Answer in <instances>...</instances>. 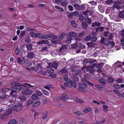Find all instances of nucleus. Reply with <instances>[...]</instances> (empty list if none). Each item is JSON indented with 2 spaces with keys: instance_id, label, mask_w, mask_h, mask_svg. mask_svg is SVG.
Wrapping results in <instances>:
<instances>
[{
  "instance_id": "63",
  "label": "nucleus",
  "mask_w": 124,
  "mask_h": 124,
  "mask_svg": "<svg viewBox=\"0 0 124 124\" xmlns=\"http://www.w3.org/2000/svg\"><path fill=\"white\" fill-rule=\"evenodd\" d=\"M103 108H104L103 110L105 112L107 111L108 110V107L106 105H103Z\"/></svg>"
},
{
  "instance_id": "46",
  "label": "nucleus",
  "mask_w": 124,
  "mask_h": 124,
  "mask_svg": "<svg viewBox=\"0 0 124 124\" xmlns=\"http://www.w3.org/2000/svg\"><path fill=\"white\" fill-rule=\"evenodd\" d=\"M124 17V15L122 12L119 13V14L118 17L119 18H122Z\"/></svg>"
},
{
  "instance_id": "59",
  "label": "nucleus",
  "mask_w": 124,
  "mask_h": 124,
  "mask_svg": "<svg viewBox=\"0 0 124 124\" xmlns=\"http://www.w3.org/2000/svg\"><path fill=\"white\" fill-rule=\"evenodd\" d=\"M76 68L75 67L73 66H72L70 67V70L72 72H74L75 71V69Z\"/></svg>"
},
{
  "instance_id": "36",
  "label": "nucleus",
  "mask_w": 124,
  "mask_h": 124,
  "mask_svg": "<svg viewBox=\"0 0 124 124\" xmlns=\"http://www.w3.org/2000/svg\"><path fill=\"white\" fill-rule=\"evenodd\" d=\"M85 21L89 24H90L91 22V20L90 18L88 17L85 18Z\"/></svg>"
},
{
  "instance_id": "43",
  "label": "nucleus",
  "mask_w": 124,
  "mask_h": 124,
  "mask_svg": "<svg viewBox=\"0 0 124 124\" xmlns=\"http://www.w3.org/2000/svg\"><path fill=\"white\" fill-rule=\"evenodd\" d=\"M89 61L87 59H85L83 61V63L84 65H86L87 63H89Z\"/></svg>"
},
{
  "instance_id": "30",
  "label": "nucleus",
  "mask_w": 124,
  "mask_h": 124,
  "mask_svg": "<svg viewBox=\"0 0 124 124\" xmlns=\"http://www.w3.org/2000/svg\"><path fill=\"white\" fill-rule=\"evenodd\" d=\"M48 68L47 70V71L49 73H53L54 72V70L50 68Z\"/></svg>"
},
{
  "instance_id": "2",
  "label": "nucleus",
  "mask_w": 124,
  "mask_h": 124,
  "mask_svg": "<svg viewBox=\"0 0 124 124\" xmlns=\"http://www.w3.org/2000/svg\"><path fill=\"white\" fill-rule=\"evenodd\" d=\"M78 89V90L83 93H86L87 92V89L86 88L87 86L86 83H81L79 84Z\"/></svg>"
},
{
  "instance_id": "57",
  "label": "nucleus",
  "mask_w": 124,
  "mask_h": 124,
  "mask_svg": "<svg viewBox=\"0 0 124 124\" xmlns=\"http://www.w3.org/2000/svg\"><path fill=\"white\" fill-rule=\"evenodd\" d=\"M42 91L43 92L44 94L45 95H48V93L47 91L45 90L42 89Z\"/></svg>"
},
{
  "instance_id": "6",
  "label": "nucleus",
  "mask_w": 124,
  "mask_h": 124,
  "mask_svg": "<svg viewBox=\"0 0 124 124\" xmlns=\"http://www.w3.org/2000/svg\"><path fill=\"white\" fill-rule=\"evenodd\" d=\"M35 55L33 52L30 51L27 53V56L29 59H32L34 57Z\"/></svg>"
},
{
  "instance_id": "60",
  "label": "nucleus",
  "mask_w": 124,
  "mask_h": 124,
  "mask_svg": "<svg viewBox=\"0 0 124 124\" xmlns=\"http://www.w3.org/2000/svg\"><path fill=\"white\" fill-rule=\"evenodd\" d=\"M15 86H23V84L21 83L17 82H16Z\"/></svg>"
},
{
  "instance_id": "44",
  "label": "nucleus",
  "mask_w": 124,
  "mask_h": 124,
  "mask_svg": "<svg viewBox=\"0 0 124 124\" xmlns=\"http://www.w3.org/2000/svg\"><path fill=\"white\" fill-rule=\"evenodd\" d=\"M47 41V40H43L42 41H40L38 43L39 44H46L47 43L46 42Z\"/></svg>"
},
{
  "instance_id": "26",
  "label": "nucleus",
  "mask_w": 124,
  "mask_h": 124,
  "mask_svg": "<svg viewBox=\"0 0 124 124\" xmlns=\"http://www.w3.org/2000/svg\"><path fill=\"white\" fill-rule=\"evenodd\" d=\"M71 78L74 80L78 81L79 80V78L76 76H73L71 77Z\"/></svg>"
},
{
  "instance_id": "28",
  "label": "nucleus",
  "mask_w": 124,
  "mask_h": 124,
  "mask_svg": "<svg viewBox=\"0 0 124 124\" xmlns=\"http://www.w3.org/2000/svg\"><path fill=\"white\" fill-rule=\"evenodd\" d=\"M31 98L33 100H37L38 99V97L37 96V95L35 94H32Z\"/></svg>"
},
{
  "instance_id": "61",
  "label": "nucleus",
  "mask_w": 124,
  "mask_h": 124,
  "mask_svg": "<svg viewBox=\"0 0 124 124\" xmlns=\"http://www.w3.org/2000/svg\"><path fill=\"white\" fill-rule=\"evenodd\" d=\"M71 23L73 27H76L77 24L75 23L74 21H72L71 22Z\"/></svg>"
},
{
  "instance_id": "23",
  "label": "nucleus",
  "mask_w": 124,
  "mask_h": 124,
  "mask_svg": "<svg viewBox=\"0 0 124 124\" xmlns=\"http://www.w3.org/2000/svg\"><path fill=\"white\" fill-rule=\"evenodd\" d=\"M25 41L26 43H28L31 42L30 37L29 36L26 37L25 39Z\"/></svg>"
},
{
  "instance_id": "35",
  "label": "nucleus",
  "mask_w": 124,
  "mask_h": 124,
  "mask_svg": "<svg viewBox=\"0 0 124 124\" xmlns=\"http://www.w3.org/2000/svg\"><path fill=\"white\" fill-rule=\"evenodd\" d=\"M51 37V36L50 34H46L44 35V39H47Z\"/></svg>"
},
{
  "instance_id": "53",
  "label": "nucleus",
  "mask_w": 124,
  "mask_h": 124,
  "mask_svg": "<svg viewBox=\"0 0 124 124\" xmlns=\"http://www.w3.org/2000/svg\"><path fill=\"white\" fill-rule=\"evenodd\" d=\"M41 63H38L37 65V69L40 70H42V68L41 66Z\"/></svg>"
},
{
  "instance_id": "41",
  "label": "nucleus",
  "mask_w": 124,
  "mask_h": 124,
  "mask_svg": "<svg viewBox=\"0 0 124 124\" xmlns=\"http://www.w3.org/2000/svg\"><path fill=\"white\" fill-rule=\"evenodd\" d=\"M95 86L98 89L101 90H102V87L101 85H95Z\"/></svg>"
},
{
  "instance_id": "12",
  "label": "nucleus",
  "mask_w": 124,
  "mask_h": 124,
  "mask_svg": "<svg viewBox=\"0 0 124 124\" xmlns=\"http://www.w3.org/2000/svg\"><path fill=\"white\" fill-rule=\"evenodd\" d=\"M67 40L65 42V44H68L71 43V42L72 38L71 37H69V36H67Z\"/></svg>"
},
{
  "instance_id": "27",
  "label": "nucleus",
  "mask_w": 124,
  "mask_h": 124,
  "mask_svg": "<svg viewBox=\"0 0 124 124\" xmlns=\"http://www.w3.org/2000/svg\"><path fill=\"white\" fill-rule=\"evenodd\" d=\"M37 33H35L34 32L31 31L30 32V34L31 36L33 38L37 37Z\"/></svg>"
},
{
  "instance_id": "55",
  "label": "nucleus",
  "mask_w": 124,
  "mask_h": 124,
  "mask_svg": "<svg viewBox=\"0 0 124 124\" xmlns=\"http://www.w3.org/2000/svg\"><path fill=\"white\" fill-rule=\"evenodd\" d=\"M81 72V70H79L77 71H75L74 75H77L79 74Z\"/></svg>"
},
{
  "instance_id": "45",
  "label": "nucleus",
  "mask_w": 124,
  "mask_h": 124,
  "mask_svg": "<svg viewBox=\"0 0 124 124\" xmlns=\"http://www.w3.org/2000/svg\"><path fill=\"white\" fill-rule=\"evenodd\" d=\"M89 3L93 5H96L97 3L96 1H90L89 2Z\"/></svg>"
},
{
  "instance_id": "33",
  "label": "nucleus",
  "mask_w": 124,
  "mask_h": 124,
  "mask_svg": "<svg viewBox=\"0 0 124 124\" xmlns=\"http://www.w3.org/2000/svg\"><path fill=\"white\" fill-rule=\"evenodd\" d=\"M48 49V47L46 46L43 47L41 48L40 51L41 52H45L47 51Z\"/></svg>"
},
{
  "instance_id": "56",
  "label": "nucleus",
  "mask_w": 124,
  "mask_h": 124,
  "mask_svg": "<svg viewBox=\"0 0 124 124\" xmlns=\"http://www.w3.org/2000/svg\"><path fill=\"white\" fill-rule=\"evenodd\" d=\"M86 82V83L87 84H88L89 85L93 87H94V85L93 84L91 83V82L89 81H85Z\"/></svg>"
},
{
  "instance_id": "29",
  "label": "nucleus",
  "mask_w": 124,
  "mask_h": 124,
  "mask_svg": "<svg viewBox=\"0 0 124 124\" xmlns=\"http://www.w3.org/2000/svg\"><path fill=\"white\" fill-rule=\"evenodd\" d=\"M73 6L77 10H79L80 5L77 4H75L73 5Z\"/></svg>"
},
{
  "instance_id": "40",
  "label": "nucleus",
  "mask_w": 124,
  "mask_h": 124,
  "mask_svg": "<svg viewBox=\"0 0 124 124\" xmlns=\"http://www.w3.org/2000/svg\"><path fill=\"white\" fill-rule=\"evenodd\" d=\"M15 52L16 54H17V55H18L19 54L20 52V51L19 50L18 47H17L16 48Z\"/></svg>"
},
{
  "instance_id": "20",
  "label": "nucleus",
  "mask_w": 124,
  "mask_h": 124,
  "mask_svg": "<svg viewBox=\"0 0 124 124\" xmlns=\"http://www.w3.org/2000/svg\"><path fill=\"white\" fill-rule=\"evenodd\" d=\"M17 121L15 119H12L8 123V124H16Z\"/></svg>"
},
{
  "instance_id": "22",
  "label": "nucleus",
  "mask_w": 124,
  "mask_h": 124,
  "mask_svg": "<svg viewBox=\"0 0 124 124\" xmlns=\"http://www.w3.org/2000/svg\"><path fill=\"white\" fill-rule=\"evenodd\" d=\"M8 95L4 93H2V94L0 95V99H4L7 97Z\"/></svg>"
},
{
  "instance_id": "34",
  "label": "nucleus",
  "mask_w": 124,
  "mask_h": 124,
  "mask_svg": "<svg viewBox=\"0 0 124 124\" xmlns=\"http://www.w3.org/2000/svg\"><path fill=\"white\" fill-rule=\"evenodd\" d=\"M91 36L90 35H89L86 36L85 39V41H88L90 40H91Z\"/></svg>"
},
{
  "instance_id": "58",
  "label": "nucleus",
  "mask_w": 124,
  "mask_h": 124,
  "mask_svg": "<svg viewBox=\"0 0 124 124\" xmlns=\"http://www.w3.org/2000/svg\"><path fill=\"white\" fill-rule=\"evenodd\" d=\"M27 102L26 105H29L32 104L33 103V101L32 100H30L28 101H27Z\"/></svg>"
},
{
  "instance_id": "31",
  "label": "nucleus",
  "mask_w": 124,
  "mask_h": 124,
  "mask_svg": "<svg viewBox=\"0 0 124 124\" xmlns=\"http://www.w3.org/2000/svg\"><path fill=\"white\" fill-rule=\"evenodd\" d=\"M97 39V37L96 36H93L91 38V41L92 42H95Z\"/></svg>"
},
{
  "instance_id": "49",
  "label": "nucleus",
  "mask_w": 124,
  "mask_h": 124,
  "mask_svg": "<svg viewBox=\"0 0 124 124\" xmlns=\"http://www.w3.org/2000/svg\"><path fill=\"white\" fill-rule=\"evenodd\" d=\"M85 9V7L83 5H80L79 10H84Z\"/></svg>"
},
{
  "instance_id": "1",
  "label": "nucleus",
  "mask_w": 124,
  "mask_h": 124,
  "mask_svg": "<svg viewBox=\"0 0 124 124\" xmlns=\"http://www.w3.org/2000/svg\"><path fill=\"white\" fill-rule=\"evenodd\" d=\"M23 90L22 91L21 94L26 95H29L32 94L33 91L30 89L29 87L27 86H23Z\"/></svg>"
},
{
  "instance_id": "32",
  "label": "nucleus",
  "mask_w": 124,
  "mask_h": 124,
  "mask_svg": "<svg viewBox=\"0 0 124 124\" xmlns=\"http://www.w3.org/2000/svg\"><path fill=\"white\" fill-rule=\"evenodd\" d=\"M91 110V109L90 108L86 107L83 110V111L85 112H86L90 111Z\"/></svg>"
},
{
  "instance_id": "10",
  "label": "nucleus",
  "mask_w": 124,
  "mask_h": 124,
  "mask_svg": "<svg viewBox=\"0 0 124 124\" xmlns=\"http://www.w3.org/2000/svg\"><path fill=\"white\" fill-rule=\"evenodd\" d=\"M11 108L13 111L16 112L19 111L21 109L20 108H18L16 105L12 106L11 107Z\"/></svg>"
},
{
  "instance_id": "8",
  "label": "nucleus",
  "mask_w": 124,
  "mask_h": 124,
  "mask_svg": "<svg viewBox=\"0 0 124 124\" xmlns=\"http://www.w3.org/2000/svg\"><path fill=\"white\" fill-rule=\"evenodd\" d=\"M106 80L104 78H101L99 80V82L102 85H106Z\"/></svg>"
},
{
  "instance_id": "9",
  "label": "nucleus",
  "mask_w": 124,
  "mask_h": 124,
  "mask_svg": "<svg viewBox=\"0 0 124 124\" xmlns=\"http://www.w3.org/2000/svg\"><path fill=\"white\" fill-rule=\"evenodd\" d=\"M26 47L27 48V50L28 51H30L33 49L32 47L33 46L30 43L29 44L25 45Z\"/></svg>"
},
{
  "instance_id": "47",
  "label": "nucleus",
  "mask_w": 124,
  "mask_h": 124,
  "mask_svg": "<svg viewBox=\"0 0 124 124\" xmlns=\"http://www.w3.org/2000/svg\"><path fill=\"white\" fill-rule=\"evenodd\" d=\"M63 79L66 81H67L68 80V77L67 74H66L63 77Z\"/></svg>"
},
{
  "instance_id": "50",
  "label": "nucleus",
  "mask_w": 124,
  "mask_h": 124,
  "mask_svg": "<svg viewBox=\"0 0 124 124\" xmlns=\"http://www.w3.org/2000/svg\"><path fill=\"white\" fill-rule=\"evenodd\" d=\"M72 13H74L73 15H74V16L75 17H78L79 16V14L78 13V11H76Z\"/></svg>"
},
{
  "instance_id": "11",
  "label": "nucleus",
  "mask_w": 124,
  "mask_h": 124,
  "mask_svg": "<svg viewBox=\"0 0 124 124\" xmlns=\"http://www.w3.org/2000/svg\"><path fill=\"white\" fill-rule=\"evenodd\" d=\"M115 80L114 78L112 77H109L107 79V82L109 83H113Z\"/></svg>"
},
{
  "instance_id": "62",
  "label": "nucleus",
  "mask_w": 124,
  "mask_h": 124,
  "mask_svg": "<svg viewBox=\"0 0 124 124\" xmlns=\"http://www.w3.org/2000/svg\"><path fill=\"white\" fill-rule=\"evenodd\" d=\"M9 89L7 88H4L2 90V92H5L9 90Z\"/></svg>"
},
{
  "instance_id": "13",
  "label": "nucleus",
  "mask_w": 124,
  "mask_h": 124,
  "mask_svg": "<svg viewBox=\"0 0 124 124\" xmlns=\"http://www.w3.org/2000/svg\"><path fill=\"white\" fill-rule=\"evenodd\" d=\"M40 101H37L33 103L32 105V107H38L40 105Z\"/></svg>"
},
{
  "instance_id": "4",
  "label": "nucleus",
  "mask_w": 124,
  "mask_h": 124,
  "mask_svg": "<svg viewBox=\"0 0 124 124\" xmlns=\"http://www.w3.org/2000/svg\"><path fill=\"white\" fill-rule=\"evenodd\" d=\"M58 66V64L55 62H49L48 63V66L47 68L52 67L56 69L57 68Z\"/></svg>"
},
{
  "instance_id": "15",
  "label": "nucleus",
  "mask_w": 124,
  "mask_h": 124,
  "mask_svg": "<svg viewBox=\"0 0 124 124\" xmlns=\"http://www.w3.org/2000/svg\"><path fill=\"white\" fill-rule=\"evenodd\" d=\"M18 98L21 101H24L26 100L27 98L26 97L25 95H23L19 97Z\"/></svg>"
},
{
  "instance_id": "51",
  "label": "nucleus",
  "mask_w": 124,
  "mask_h": 124,
  "mask_svg": "<svg viewBox=\"0 0 124 124\" xmlns=\"http://www.w3.org/2000/svg\"><path fill=\"white\" fill-rule=\"evenodd\" d=\"M25 34V31H23L20 34V37L22 38Z\"/></svg>"
},
{
  "instance_id": "18",
  "label": "nucleus",
  "mask_w": 124,
  "mask_h": 124,
  "mask_svg": "<svg viewBox=\"0 0 124 124\" xmlns=\"http://www.w3.org/2000/svg\"><path fill=\"white\" fill-rule=\"evenodd\" d=\"M104 63L101 62L99 64L97 65L96 68L97 69H101L104 65Z\"/></svg>"
},
{
  "instance_id": "3",
  "label": "nucleus",
  "mask_w": 124,
  "mask_h": 124,
  "mask_svg": "<svg viewBox=\"0 0 124 124\" xmlns=\"http://www.w3.org/2000/svg\"><path fill=\"white\" fill-rule=\"evenodd\" d=\"M121 3L120 1L119 0H117L115 1L114 2V5L113 6V7L114 8H116L118 9H120L121 7L120 5Z\"/></svg>"
},
{
  "instance_id": "7",
  "label": "nucleus",
  "mask_w": 124,
  "mask_h": 124,
  "mask_svg": "<svg viewBox=\"0 0 124 124\" xmlns=\"http://www.w3.org/2000/svg\"><path fill=\"white\" fill-rule=\"evenodd\" d=\"M77 35V34L76 32L74 31H71L69 32V34L67 35V36L73 37H76Z\"/></svg>"
},
{
  "instance_id": "37",
  "label": "nucleus",
  "mask_w": 124,
  "mask_h": 124,
  "mask_svg": "<svg viewBox=\"0 0 124 124\" xmlns=\"http://www.w3.org/2000/svg\"><path fill=\"white\" fill-rule=\"evenodd\" d=\"M71 85L75 88H76L77 87V85L76 82L74 81H73L71 82Z\"/></svg>"
},
{
  "instance_id": "52",
  "label": "nucleus",
  "mask_w": 124,
  "mask_h": 124,
  "mask_svg": "<svg viewBox=\"0 0 124 124\" xmlns=\"http://www.w3.org/2000/svg\"><path fill=\"white\" fill-rule=\"evenodd\" d=\"M113 1L112 0H108L106 2V4L108 5H110L112 4Z\"/></svg>"
},
{
  "instance_id": "54",
  "label": "nucleus",
  "mask_w": 124,
  "mask_h": 124,
  "mask_svg": "<svg viewBox=\"0 0 124 124\" xmlns=\"http://www.w3.org/2000/svg\"><path fill=\"white\" fill-rule=\"evenodd\" d=\"M10 89L11 90V91H16L17 90V87L15 86H14L11 87Z\"/></svg>"
},
{
  "instance_id": "17",
  "label": "nucleus",
  "mask_w": 124,
  "mask_h": 124,
  "mask_svg": "<svg viewBox=\"0 0 124 124\" xmlns=\"http://www.w3.org/2000/svg\"><path fill=\"white\" fill-rule=\"evenodd\" d=\"M8 115L7 113L3 114L1 116V118L3 120H5L7 118Z\"/></svg>"
},
{
  "instance_id": "38",
  "label": "nucleus",
  "mask_w": 124,
  "mask_h": 124,
  "mask_svg": "<svg viewBox=\"0 0 124 124\" xmlns=\"http://www.w3.org/2000/svg\"><path fill=\"white\" fill-rule=\"evenodd\" d=\"M113 87L116 89H120V85L118 84H116L113 85Z\"/></svg>"
},
{
  "instance_id": "48",
  "label": "nucleus",
  "mask_w": 124,
  "mask_h": 124,
  "mask_svg": "<svg viewBox=\"0 0 124 124\" xmlns=\"http://www.w3.org/2000/svg\"><path fill=\"white\" fill-rule=\"evenodd\" d=\"M113 91L116 94L120 96L121 95L120 93L116 90H113Z\"/></svg>"
},
{
  "instance_id": "19",
  "label": "nucleus",
  "mask_w": 124,
  "mask_h": 124,
  "mask_svg": "<svg viewBox=\"0 0 124 124\" xmlns=\"http://www.w3.org/2000/svg\"><path fill=\"white\" fill-rule=\"evenodd\" d=\"M69 99L68 96L65 94H62V101H65Z\"/></svg>"
},
{
  "instance_id": "14",
  "label": "nucleus",
  "mask_w": 124,
  "mask_h": 124,
  "mask_svg": "<svg viewBox=\"0 0 124 124\" xmlns=\"http://www.w3.org/2000/svg\"><path fill=\"white\" fill-rule=\"evenodd\" d=\"M87 44L88 46L91 47H94L96 46V44L92 42L87 43Z\"/></svg>"
},
{
  "instance_id": "5",
  "label": "nucleus",
  "mask_w": 124,
  "mask_h": 124,
  "mask_svg": "<svg viewBox=\"0 0 124 124\" xmlns=\"http://www.w3.org/2000/svg\"><path fill=\"white\" fill-rule=\"evenodd\" d=\"M22 59L18 57L17 58V61L19 64H24L26 62V60L25 57H22Z\"/></svg>"
},
{
  "instance_id": "16",
  "label": "nucleus",
  "mask_w": 124,
  "mask_h": 124,
  "mask_svg": "<svg viewBox=\"0 0 124 124\" xmlns=\"http://www.w3.org/2000/svg\"><path fill=\"white\" fill-rule=\"evenodd\" d=\"M10 94L13 97H16L17 96L16 91H11L10 93Z\"/></svg>"
},
{
  "instance_id": "42",
  "label": "nucleus",
  "mask_w": 124,
  "mask_h": 124,
  "mask_svg": "<svg viewBox=\"0 0 124 124\" xmlns=\"http://www.w3.org/2000/svg\"><path fill=\"white\" fill-rule=\"evenodd\" d=\"M35 93L37 95L39 96H41L42 95V94L41 92L38 91H36L35 92Z\"/></svg>"
},
{
  "instance_id": "25",
  "label": "nucleus",
  "mask_w": 124,
  "mask_h": 124,
  "mask_svg": "<svg viewBox=\"0 0 124 124\" xmlns=\"http://www.w3.org/2000/svg\"><path fill=\"white\" fill-rule=\"evenodd\" d=\"M37 37H38L40 38L44 39V36L41 33H36Z\"/></svg>"
},
{
  "instance_id": "24",
  "label": "nucleus",
  "mask_w": 124,
  "mask_h": 124,
  "mask_svg": "<svg viewBox=\"0 0 124 124\" xmlns=\"http://www.w3.org/2000/svg\"><path fill=\"white\" fill-rule=\"evenodd\" d=\"M82 27L84 29H86L87 28V24L85 22H82Z\"/></svg>"
},
{
  "instance_id": "39",
  "label": "nucleus",
  "mask_w": 124,
  "mask_h": 124,
  "mask_svg": "<svg viewBox=\"0 0 124 124\" xmlns=\"http://www.w3.org/2000/svg\"><path fill=\"white\" fill-rule=\"evenodd\" d=\"M23 86H28L29 87H31V88H32V87H33L34 86V85H31L30 84L27 83H23Z\"/></svg>"
},
{
  "instance_id": "64",
  "label": "nucleus",
  "mask_w": 124,
  "mask_h": 124,
  "mask_svg": "<svg viewBox=\"0 0 124 124\" xmlns=\"http://www.w3.org/2000/svg\"><path fill=\"white\" fill-rule=\"evenodd\" d=\"M54 44H59L60 42L59 40H52L51 41Z\"/></svg>"
},
{
  "instance_id": "21",
  "label": "nucleus",
  "mask_w": 124,
  "mask_h": 124,
  "mask_svg": "<svg viewBox=\"0 0 124 124\" xmlns=\"http://www.w3.org/2000/svg\"><path fill=\"white\" fill-rule=\"evenodd\" d=\"M98 9L101 12H103L104 10V8L103 7V5H99L98 6Z\"/></svg>"
}]
</instances>
